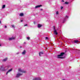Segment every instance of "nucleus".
Listing matches in <instances>:
<instances>
[{"label":"nucleus","mask_w":80,"mask_h":80,"mask_svg":"<svg viewBox=\"0 0 80 80\" xmlns=\"http://www.w3.org/2000/svg\"><path fill=\"white\" fill-rule=\"evenodd\" d=\"M26 72L23 69H21V68H19L18 69V72L17 73L16 77L17 78H19L21 75H22L23 74L22 73H26Z\"/></svg>","instance_id":"1"},{"label":"nucleus","mask_w":80,"mask_h":80,"mask_svg":"<svg viewBox=\"0 0 80 80\" xmlns=\"http://www.w3.org/2000/svg\"><path fill=\"white\" fill-rule=\"evenodd\" d=\"M8 70V68L7 67V66H5L4 67V66L3 65H2L1 66L0 68V70H1V71H6Z\"/></svg>","instance_id":"2"},{"label":"nucleus","mask_w":80,"mask_h":80,"mask_svg":"<svg viewBox=\"0 0 80 80\" xmlns=\"http://www.w3.org/2000/svg\"><path fill=\"white\" fill-rule=\"evenodd\" d=\"M65 55V52H61L60 55H58L57 57H58L57 58H61V59H62V58H64V57H62Z\"/></svg>","instance_id":"3"},{"label":"nucleus","mask_w":80,"mask_h":80,"mask_svg":"<svg viewBox=\"0 0 80 80\" xmlns=\"http://www.w3.org/2000/svg\"><path fill=\"white\" fill-rule=\"evenodd\" d=\"M68 18V17L67 16H66L64 18H63V20H62V22L63 23H64V22L66 21V20H67V19Z\"/></svg>","instance_id":"4"},{"label":"nucleus","mask_w":80,"mask_h":80,"mask_svg":"<svg viewBox=\"0 0 80 80\" xmlns=\"http://www.w3.org/2000/svg\"><path fill=\"white\" fill-rule=\"evenodd\" d=\"M53 30L54 34H55V35H58V32L57 31V30L55 29V26L53 27Z\"/></svg>","instance_id":"5"},{"label":"nucleus","mask_w":80,"mask_h":80,"mask_svg":"<svg viewBox=\"0 0 80 80\" xmlns=\"http://www.w3.org/2000/svg\"><path fill=\"white\" fill-rule=\"evenodd\" d=\"M12 70H13V69L12 68L10 69L9 70L6 72V75H7L8 73H9V72H12Z\"/></svg>","instance_id":"6"},{"label":"nucleus","mask_w":80,"mask_h":80,"mask_svg":"<svg viewBox=\"0 0 80 80\" xmlns=\"http://www.w3.org/2000/svg\"><path fill=\"white\" fill-rule=\"evenodd\" d=\"M32 80H42L40 78H35Z\"/></svg>","instance_id":"7"},{"label":"nucleus","mask_w":80,"mask_h":80,"mask_svg":"<svg viewBox=\"0 0 80 80\" xmlns=\"http://www.w3.org/2000/svg\"><path fill=\"white\" fill-rule=\"evenodd\" d=\"M15 38L14 37H12V38H8V40L10 41V40H14Z\"/></svg>","instance_id":"8"},{"label":"nucleus","mask_w":80,"mask_h":80,"mask_svg":"<svg viewBox=\"0 0 80 80\" xmlns=\"http://www.w3.org/2000/svg\"><path fill=\"white\" fill-rule=\"evenodd\" d=\"M41 27H42V25L40 24H38V28H41Z\"/></svg>","instance_id":"9"},{"label":"nucleus","mask_w":80,"mask_h":80,"mask_svg":"<svg viewBox=\"0 0 80 80\" xmlns=\"http://www.w3.org/2000/svg\"><path fill=\"white\" fill-rule=\"evenodd\" d=\"M42 7L41 5H38V6H35V8H39V7Z\"/></svg>","instance_id":"10"},{"label":"nucleus","mask_w":80,"mask_h":80,"mask_svg":"<svg viewBox=\"0 0 80 80\" xmlns=\"http://www.w3.org/2000/svg\"><path fill=\"white\" fill-rule=\"evenodd\" d=\"M26 53V51L25 50H24L23 52H22V55H25Z\"/></svg>","instance_id":"11"},{"label":"nucleus","mask_w":80,"mask_h":80,"mask_svg":"<svg viewBox=\"0 0 80 80\" xmlns=\"http://www.w3.org/2000/svg\"><path fill=\"white\" fill-rule=\"evenodd\" d=\"M42 54H43V52H41L39 53V56L41 57V55H42Z\"/></svg>","instance_id":"12"},{"label":"nucleus","mask_w":80,"mask_h":80,"mask_svg":"<svg viewBox=\"0 0 80 80\" xmlns=\"http://www.w3.org/2000/svg\"><path fill=\"white\" fill-rule=\"evenodd\" d=\"M8 58H6L2 60V62H6Z\"/></svg>","instance_id":"13"},{"label":"nucleus","mask_w":80,"mask_h":80,"mask_svg":"<svg viewBox=\"0 0 80 80\" xmlns=\"http://www.w3.org/2000/svg\"><path fill=\"white\" fill-rule=\"evenodd\" d=\"M23 15H24V14H23V13H21L19 14V16H20V17H23Z\"/></svg>","instance_id":"14"},{"label":"nucleus","mask_w":80,"mask_h":80,"mask_svg":"<svg viewBox=\"0 0 80 80\" xmlns=\"http://www.w3.org/2000/svg\"><path fill=\"white\" fill-rule=\"evenodd\" d=\"M5 8V5H3L2 7V9Z\"/></svg>","instance_id":"15"},{"label":"nucleus","mask_w":80,"mask_h":80,"mask_svg":"<svg viewBox=\"0 0 80 80\" xmlns=\"http://www.w3.org/2000/svg\"><path fill=\"white\" fill-rule=\"evenodd\" d=\"M6 67H7V68H8H8H10V65H8V66H6Z\"/></svg>","instance_id":"16"},{"label":"nucleus","mask_w":80,"mask_h":80,"mask_svg":"<svg viewBox=\"0 0 80 80\" xmlns=\"http://www.w3.org/2000/svg\"><path fill=\"white\" fill-rule=\"evenodd\" d=\"M74 42L75 43H78V40H75L74 41Z\"/></svg>","instance_id":"17"},{"label":"nucleus","mask_w":80,"mask_h":80,"mask_svg":"<svg viewBox=\"0 0 80 80\" xmlns=\"http://www.w3.org/2000/svg\"><path fill=\"white\" fill-rule=\"evenodd\" d=\"M11 26L12 27V28H15V26H14V25H11Z\"/></svg>","instance_id":"18"},{"label":"nucleus","mask_w":80,"mask_h":80,"mask_svg":"<svg viewBox=\"0 0 80 80\" xmlns=\"http://www.w3.org/2000/svg\"><path fill=\"white\" fill-rule=\"evenodd\" d=\"M65 4H66V5H68L69 3L67 2H65Z\"/></svg>","instance_id":"19"},{"label":"nucleus","mask_w":80,"mask_h":80,"mask_svg":"<svg viewBox=\"0 0 80 80\" xmlns=\"http://www.w3.org/2000/svg\"><path fill=\"white\" fill-rule=\"evenodd\" d=\"M58 13H59V12H58V11H57L56 12V15H58Z\"/></svg>","instance_id":"20"},{"label":"nucleus","mask_w":80,"mask_h":80,"mask_svg":"<svg viewBox=\"0 0 80 80\" xmlns=\"http://www.w3.org/2000/svg\"><path fill=\"white\" fill-rule=\"evenodd\" d=\"M27 38V39H28V40H29L30 39V37H28Z\"/></svg>","instance_id":"21"},{"label":"nucleus","mask_w":80,"mask_h":80,"mask_svg":"<svg viewBox=\"0 0 80 80\" xmlns=\"http://www.w3.org/2000/svg\"><path fill=\"white\" fill-rule=\"evenodd\" d=\"M48 37H46L45 39H46V40H47V39H48Z\"/></svg>","instance_id":"22"},{"label":"nucleus","mask_w":80,"mask_h":80,"mask_svg":"<svg viewBox=\"0 0 80 80\" xmlns=\"http://www.w3.org/2000/svg\"><path fill=\"white\" fill-rule=\"evenodd\" d=\"M63 7H61V10H62V9H63Z\"/></svg>","instance_id":"23"},{"label":"nucleus","mask_w":80,"mask_h":80,"mask_svg":"<svg viewBox=\"0 0 80 80\" xmlns=\"http://www.w3.org/2000/svg\"><path fill=\"white\" fill-rule=\"evenodd\" d=\"M26 26H27V24H26L24 25V27H26Z\"/></svg>","instance_id":"24"},{"label":"nucleus","mask_w":80,"mask_h":80,"mask_svg":"<svg viewBox=\"0 0 80 80\" xmlns=\"http://www.w3.org/2000/svg\"><path fill=\"white\" fill-rule=\"evenodd\" d=\"M16 54H17V55H18V54H19V52H17L16 53Z\"/></svg>","instance_id":"25"},{"label":"nucleus","mask_w":80,"mask_h":80,"mask_svg":"<svg viewBox=\"0 0 80 80\" xmlns=\"http://www.w3.org/2000/svg\"><path fill=\"white\" fill-rule=\"evenodd\" d=\"M4 28H7V26H5V27H4Z\"/></svg>","instance_id":"26"},{"label":"nucleus","mask_w":80,"mask_h":80,"mask_svg":"<svg viewBox=\"0 0 80 80\" xmlns=\"http://www.w3.org/2000/svg\"><path fill=\"white\" fill-rule=\"evenodd\" d=\"M61 2H64V1L63 0H62L61 1Z\"/></svg>","instance_id":"27"},{"label":"nucleus","mask_w":80,"mask_h":80,"mask_svg":"<svg viewBox=\"0 0 80 80\" xmlns=\"http://www.w3.org/2000/svg\"><path fill=\"white\" fill-rule=\"evenodd\" d=\"M24 44H26V42H24Z\"/></svg>","instance_id":"28"},{"label":"nucleus","mask_w":80,"mask_h":80,"mask_svg":"<svg viewBox=\"0 0 80 80\" xmlns=\"http://www.w3.org/2000/svg\"><path fill=\"white\" fill-rule=\"evenodd\" d=\"M34 24H35V22H34Z\"/></svg>","instance_id":"29"},{"label":"nucleus","mask_w":80,"mask_h":80,"mask_svg":"<svg viewBox=\"0 0 80 80\" xmlns=\"http://www.w3.org/2000/svg\"><path fill=\"white\" fill-rule=\"evenodd\" d=\"M21 22H23V20H21Z\"/></svg>","instance_id":"30"},{"label":"nucleus","mask_w":80,"mask_h":80,"mask_svg":"<svg viewBox=\"0 0 80 80\" xmlns=\"http://www.w3.org/2000/svg\"><path fill=\"white\" fill-rule=\"evenodd\" d=\"M41 11H42V10H43V9H41Z\"/></svg>","instance_id":"31"},{"label":"nucleus","mask_w":80,"mask_h":80,"mask_svg":"<svg viewBox=\"0 0 80 80\" xmlns=\"http://www.w3.org/2000/svg\"><path fill=\"white\" fill-rule=\"evenodd\" d=\"M20 48H22V46H20Z\"/></svg>","instance_id":"32"},{"label":"nucleus","mask_w":80,"mask_h":80,"mask_svg":"<svg viewBox=\"0 0 80 80\" xmlns=\"http://www.w3.org/2000/svg\"><path fill=\"white\" fill-rule=\"evenodd\" d=\"M1 46V44H0V46Z\"/></svg>","instance_id":"33"},{"label":"nucleus","mask_w":80,"mask_h":80,"mask_svg":"<svg viewBox=\"0 0 80 80\" xmlns=\"http://www.w3.org/2000/svg\"><path fill=\"white\" fill-rule=\"evenodd\" d=\"M0 23H1V21H0Z\"/></svg>","instance_id":"34"}]
</instances>
